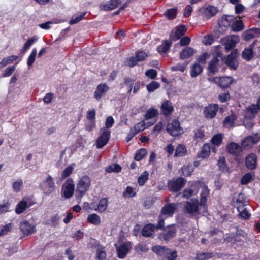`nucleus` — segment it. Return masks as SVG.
<instances>
[{
  "mask_svg": "<svg viewBox=\"0 0 260 260\" xmlns=\"http://www.w3.org/2000/svg\"><path fill=\"white\" fill-rule=\"evenodd\" d=\"M135 194L134 188L130 186H127L123 193V196L124 197L131 198L134 197Z\"/></svg>",
  "mask_w": 260,
  "mask_h": 260,
  "instance_id": "obj_59",
  "label": "nucleus"
},
{
  "mask_svg": "<svg viewBox=\"0 0 260 260\" xmlns=\"http://www.w3.org/2000/svg\"><path fill=\"white\" fill-rule=\"evenodd\" d=\"M90 185L91 179L88 176L84 175L80 178L76 190V199L79 202H81L82 197L89 189Z\"/></svg>",
  "mask_w": 260,
  "mask_h": 260,
  "instance_id": "obj_3",
  "label": "nucleus"
},
{
  "mask_svg": "<svg viewBox=\"0 0 260 260\" xmlns=\"http://www.w3.org/2000/svg\"><path fill=\"white\" fill-rule=\"evenodd\" d=\"M213 256V254L210 252H202L197 254L196 258L197 260H204L210 259Z\"/></svg>",
  "mask_w": 260,
  "mask_h": 260,
  "instance_id": "obj_52",
  "label": "nucleus"
},
{
  "mask_svg": "<svg viewBox=\"0 0 260 260\" xmlns=\"http://www.w3.org/2000/svg\"><path fill=\"white\" fill-rule=\"evenodd\" d=\"M168 253L165 255L167 260H174L177 257V252L176 251H171L169 249Z\"/></svg>",
  "mask_w": 260,
  "mask_h": 260,
  "instance_id": "obj_64",
  "label": "nucleus"
},
{
  "mask_svg": "<svg viewBox=\"0 0 260 260\" xmlns=\"http://www.w3.org/2000/svg\"><path fill=\"white\" fill-rule=\"evenodd\" d=\"M223 136L221 134L214 135L211 139V142L214 145L218 146L222 142Z\"/></svg>",
  "mask_w": 260,
  "mask_h": 260,
  "instance_id": "obj_53",
  "label": "nucleus"
},
{
  "mask_svg": "<svg viewBox=\"0 0 260 260\" xmlns=\"http://www.w3.org/2000/svg\"><path fill=\"white\" fill-rule=\"evenodd\" d=\"M260 111V97L258 99L256 104H252L246 108L244 111L245 120L243 124L247 129L251 128L253 126V123L251 119L253 118L255 114Z\"/></svg>",
  "mask_w": 260,
  "mask_h": 260,
  "instance_id": "obj_2",
  "label": "nucleus"
},
{
  "mask_svg": "<svg viewBox=\"0 0 260 260\" xmlns=\"http://www.w3.org/2000/svg\"><path fill=\"white\" fill-rule=\"evenodd\" d=\"M158 115V111L154 108H150L147 110L145 114V120L138 123L135 128L138 132L143 131L153 124L154 122L149 123L146 121L156 117Z\"/></svg>",
  "mask_w": 260,
  "mask_h": 260,
  "instance_id": "obj_4",
  "label": "nucleus"
},
{
  "mask_svg": "<svg viewBox=\"0 0 260 260\" xmlns=\"http://www.w3.org/2000/svg\"><path fill=\"white\" fill-rule=\"evenodd\" d=\"M13 224L12 223H8L2 226L0 231V236L7 235L13 228Z\"/></svg>",
  "mask_w": 260,
  "mask_h": 260,
  "instance_id": "obj_54",
  "label": "nucleus"
},
{
  "mask_svg": "<svg viewBox=\"0 0 260 260\" xmlns=\"http://www.w3.org/2000/svg\"><path fill=\"white\" fill-rule=\"evenodd\" d=\"M185 181L183 178H178L175 180H170L168 185L170 191H178L184 185Z\"/></svg>",
  "mask_w": 260,
  "mask_h": 260,
  "instance_id": "obj_11",
  "label": "nucleus"
},
{
  "mask_svg": "<svg viewBox=\"0 0 260 260\" xmlns=\"http://www.w3.org/2000/svg\"><path fill=\"white\" fill-rule=\"evenodd\" d=\"M202 10L207 18L213 16L218 11L217 7L213 6H208L206 7L202 8Z\"/></svg>",
  "mask_w": 260,
  "mask_h": 260,
  "instance_id": "obj_28",
  "label": "nucleus"
},
{
  "mask_svg": "<svg viewBox=\"0 0 260 260\" xmlns=\"http://www.w3.org/2000/svg\"><path fill=\"white\" fill-rule=\"evenodd\" d=\"M258 29L256 28L252 29L245 32L244 35V40L248 41L255 38L256 34L257 33Z\"/></svg>",
  "mask_w": 260,
  "mask_h": 260,
  "instance_id": "obj_47",
  "label": "nucleus"
},
{
  "mask_svg": "<svg viewBox=\"0 0 260 260\" xmlns=\"http://www.w3.org/2000/svg\"><path fill=\"white\" fill-rule=\"evenodd\" d=\"M25 200L22 199L16 206L15 208V212L17 214H21L23 213L27 208L26 203L24 201Z\"/></svg>",
  "mask_w": 260,
  "mask_h": 260,
  "instance_id": "obj_45",
  "label": "nucleus"
},
{
  "mask_svg": "<svg viewBox=\"0 0 260 260\" xmlns=\"http://www.w3.org/2000/svg\"><path fill=\"white\" fill-rule=\"evenodd\" d=\"M109 89V86L106 83L99 84L94 92V98L99 101L104 96Z\"/></svg>",
  "mask_w": 260,
  "mask_h": 260,
  "instance_id": "obj_15",
  "label": "nucleus"
},
{
  "mask_svg": "<svg viewBox=\"0 0 260 260\" xmlns=\"http://www.w3.org/2000/svg\"><path fill=\"white\" fill-rule=\"evenodd\" d=\"M203 70V67L199 63H196L192 66L191 72L190 75L191 77H196L199 74H200Z\"/></svg>",
  "mask_w": 260,
  "mask_h": 260,
  "instance_id": "obj_31",
  "label": "nucleus"
},
{
  "mask_svg": "<svg viewBox=\"0 0 260 260\" xmlns=\"http://www.w3.org/2000/svg\"><path fill=\"white\" fill-rule=\"evenodd\" d=\"M172 42L168 40H165L163 43L157 48V51L160 54H162L167 52L170 48Z\"/></svg>",
  "mask_w": 260,
  "mask_h": 260,
  "instance_id": "obj_32",
  "label": "nucleus"
},
{
  "mask_svg": "<svg viewBox=\"0 0 260 260\" xmlns=\"http://www.w3.org/2000/svg\"><path fill=\"white\" fill-rule=\"evenodd\" d=\"M38 39V37L37 36H34L30 39H28L24 45L22 49V52L25 53L30 46L34 44Z\"/></svg>",
  "mask_w": 260,
  "mask_h": 260,
  "instance_id": "obj_39",
  "label": "nucleus"
},
{
  "mask_svg": "<svg viewBox=\"0 0 260 260\" xmlns=\"http://www.w3.org/2000/svg\"><path fill=\"white\" fill-rule=\"evenodd\" d=\"M256 159V155L254 153H251L246 157L245 163L249 169L252 170L255 168L257 165Z\"/></svg>",
  "mask_w": 260,
  "mask_h": 260,
  "instance_id": "obj_24",
  "label": "nucleus"
},
{
  "mask_svg": "<svg viewBox=\"0 0 260 260\" xmlns=\"http://www.w3.org/2000/svg\"><path fill=\"white\" fill-rule=\"evenodd\" d=\"M237 210L239 212V215L240 217L245 219H248L251 215V214L249 212L247 208H245V207H240L239 206Z\"/></svg>",
  "mask_w": 260,
  "mask_h": 260,
  "instance_id": "obj_41",
  "label": "nucleus"
},
{
  "mask_svg": "<svg viewBox=\"0 0 260 260\" xmlns=\"http://www.w3.org/2000/svg\"><path fill=\"white\" fill-rule=\"evenodd\" d=\"M108 206V200L106 198H104L102 199L98 204L97 210L99 212H103L105 211Z\"/></svg>",
  "mask_w": 260,
  "mask_h": 260,
  "instance_id": "obj_43",
  "label": "nucleus"
},
{
  "mask_svg": "<svg viewBox=\"0 0 260 260\" xmlns=\"http://www.w3.org/2000/svg\"><path fill=\"white\" fill-rule=\"evenodd\" d=\"M161 109L165 115H169L171 114L174 110V108L171 103L166 100L161 104Z\"/></svg>",
  "mask_w": 260,
  "mask_h": 260,
  "instance_id": "obj_26",
  "label": "nucleus"
},
{
  "mask_svg": "<svg viewBox=\"0 0 260 260\" xmlns=\"http://www.w3.org/2000/svg\"><path fill=\"white\" fill-rule=\"evenodd\" d=\"M209 194V190L208 189L207 186L203 184L202 186V190L200 194V203L201 204L202 207L204 208V209L206 208H208L207 201V197Z\"/></svg>",
  "mask_w": 260,
  "mask_h": 260,
  "instance_id": "obj_21",
  "label": "nucleus"
},
{
  "mask_svg": "<svg viewBox=\"0 0 260 260\" xmlns=\"http://www.w3.org/2000/svg\"><path fill=\"white\" fill-rule=\"evenodd\" d=\"M177 9L176 8L167 9L164 13L165 17L169 20L174 19L177 15Z\"/></svg>",
  "mask_w": 260,
  "mask_h": 260,
  "instance_id": "obj_38",
  "label": "nucleus"
},
{
  "mask_svg": "<svg viewBox=\"0 0 260 260\" xmlns=\"http://www.w3.org/2000/svg\"><path fill=\"white\" fill-rule=\"evenodd\" d=\"M222 41L225 46V50L229 51L235 47L236 44L239 42V39L237 35H231L223 38Z\"/></svg>",
  "mask_w": 260,
  "mask_h": 260,
  "instance_id": "obj_10",
  "label": "nucleus"
},
{
  "mask_svg": "<svg viewBox=\"0 0 260 260\" xmlns=\"http://www.w3.org/2000/svg\"><path fill=\"white\" fill-rule=\"evenodd\" d=\"M255 43L253 42L248 48H245L242 52L243 58L247 60H250L253 57V47Z\"/></svg>",
  "mask_w": 260,
  "mask_h": 260,
  "instance_id": "obj_29",
  "label": "nucleus"
},
{
  "mask_svg": "<svg viewBox=\"0 0 260 260\" xmlns=\"http://www.w3.org/2000/svg\"><path fill=\"white\" fill-rule=\"evenodd\" d=\"M88 222L94 225H99L101 223L100 217L95 213L89 214L87 218Z\"/></svg>",
  "mask_w": 260,
  "mask_h": 260,
  "instance_id": "obj_30",
  "label": "nucleus"
},
{
  "mask_svg": "<svg viewBox=\"0 0 260 260\" xmlns=\"http://www.w3.org/2000/svg\"><path fill=\"white\" fill-rule=\"evenodd\" d=\"M18 57L15 55H11L7 57L4 58L0 62V69L8 64L12 63L14 60L17 59Z\"/></svg>",
  "mask_w": 260,
  "mask_h": 260,
  "instance_id": "obj_36",
  "label": "nucleus"
},
{
  "mask_svg": "<svg viewBox=\"0 0 260 260\" xmlns=\"http://www.w3.org/2000/svg\"><path fill=\"white\" fill-rule=\"evenodd\" d=\"M167 132L173 136H177L183 133V131L177 120H173L167 126Z\"/></svg>",
  "mask_w": 260,
  "mask_h": 260,
  "instance_id": "obj_8",
  "label": "nucleus"
},
{
  "mask_svg": "<svg viewBox=\"0 0 260 260\" xmlns=\"http://www.w3.org/2000/svg\"><path fill=\"white\" fill-rule=\"evenodd\" d=\"M178 207L177 204H167L161 209L160 214L165 217L172 216Z\"/></svg>",
  "mask_w": 260,
  "mask_h": 260,
  "instance_id": "obj_16",
  "label": "nucleus"
},
{
  "mask_svg": "<svg viewBox=\"0 0 260 260\" xmlns=\"http://www.w3.org/2000/svg\"><path fill=\"white\" fill-rule=\"evenodd\" d=\"M237 50H234L227 56L225 63L231 68L235 70L238 66V61L237 59Z\"/></svg>",
  "mask_w": 260,
  "mask_h": 260,
  "instance_id": "obj_17",
  "label": "nucleus"
},
{
  "mask_svg": "<svg viewBox=\"0 0 260 260\" xmlns=\"http://www.w3.org/2000/svg\"><path fill=\"white\" fill-rule=\"evenodd\" d=\"M185 211L191 216H197L202 214L206 216L207 214V209H204L202 207L201 204L198 200L195 199H191L187 201L184 206Z\"/></svg>",
  "mask_w": 260,
  "mask_h": 260,
  "instance_id": "obj_1",
  "label": "nucleus"
},
{
  "mask_svg": "<svg viewBox=\"0 0 260 260\" xmlns=\"http://www.w3.org/2000/svg\"><path fill=\"white\" fill-rule=\"evenodd\" d=\"M209 81L218 84L221 88L229 87L233 82V78L231 77H214L209 78Z\"/></svg>",
  "mask_w": 260,
  "mask_h": 260,
  "instance_id": "obj_9",
  "label": "nucleus"
},
{
  "mask_svg": "<svg viewBox=\"0 0 260 260\" xmlns=\"http://www.w3.org/2000/svg\"><path fill=\"white\" fill-rule=\"evenodd\" d=\"M160 86V84L158 82L152 81L146 86L147 90L151 92L154 91Z\"/></svg>",
  "mask_w": 260,
  "mask_h": 260,
  "instance_id": "obj_57",
  "label": "nucleus"
},
{
  "mask_svg": "<svg viewBox=\"0 0 260 260\" xmlns=\"http://www.w3.org/2000/svg\"><path fill=\"white\" fill-rule=\"evenodd\" d=\"M134 249L138 253L142 254L143 253L146 252L148 250L149 248L145 243L142 242L136 245Z\"/></svg>",
  "mask_w": 260,
  "mask_h": 260,
  "instance_id": "obj_37",
  "label": "nucleus"
},
{
  "mask_svg": "<svg viewBox=\"0 0 260 260\" xmlns=\"http://www.w3.org/2000/svg\"><path fill=\"white\" fill-rule=\"evenodd\" d=\"M147 154L146 149L144 148H141L137 151L135 156V159L136 161H139L141 160L144 156Z\"/></svg>",
  "mask_w": 260,
  "mask_h": 260,
  "instance_id": "obj_48",
  "label": "nucleus"
},
{
  "mask_svg": "<svg viewBox=\"0 0 260 260\" xmlns=\"http://www.w3.org/2000/svg\"><path fill=\"white\" fill-rule=\"evenodd\" d=\"M218 109V105L216 104L209 105L204 109V114L206 117L208 118H213L216 114Z\"/></svg>",
  "mask_w": 260,
  "mask_h": 260,
  "instance_id": "obj_22",
  "label": "nucleus"
},
{
  "mask_svg": "<svg viewBox=\"0 0 260 260\" xmlns=\"http://www.w3.org/2000/svg\"><path fill=\"white\" fill-rule=\"evenodd\" d=\"M218 165L221 171L223 172L228 171V168L226 165L225 159L224 157H221L219 158L218 161Z\"/></svg>",
  "mask_w": 260,
  "mask_h": 260,
  "instance_id": "obj_55",
  "label": "nucleus"
},
{
  "mask_svg": "<svg viewBox=\"0 0 260 260\" xmlns=\"http://www.w3.org/2000/svg\"><path fill=\"white\" fill-rule=\"evenodd\" d=\"M227 149L229 153L236 156L238 155L242 151L241 146L234 142L227 145Z\"/></svg>",
  "mask_w": 260,
  "mask_h": 260,
  "instance_id": "obj_23",
  "label": "nucleus"
},
{
  "mask_svg": "<svg viewBox=\"0 0 260 260\" xmlns=\"http://www.w3.org/2000/svg\"><path fill=\"white\" fill-rule=\"evenodd\" d=\"M96 258L98 260H105L106 257V253L105 248L101 246H98L96 250Z\"/></svg>",
  "mask_w": 260,
  "mask_h": 260,
  "instance_id": "obj_40",
  "label": "nucleus"
},
{
  "mask_svg": "<svg viewBox=\"0 0 260 260\" xmlns=\"http://www.w3.org/2000/svg\"><path fill=\"white\" fill-rule=\"evenodd\" d=\"M75 185L73 180L69 179L65 182L63 187V194L64 198L69 199L74 193Z\"/></svg>",
  "mask_w": 260,
  "mask_h": 260,
  "instance_id": "obj_13",
  "label": "nucleus"
},
{
  "mask_svg": "<svg viewBox=\"0 0 260 260\" xmlns=\"http://www.w3.org/2000/svg\"><path fill=\"white\" fill-rule=\"evenodd\" d=\"M149 173L144 171L138 178V182L140 186H143L148 179Z\"/></svg>",
  "mask_w": 260,
  "mask_h": 260,
  "instance_id": "obj_49",
  "label": "nucleus"
},
{
  "mask_svg": "<svg viewBox=\"0 0 260 260\" xmlns=\"http://www.w3.org/2000/svg\"><path fill=\"white\" fill-rule=\"evenodd\" d=\"M85 14H86V13H83L79 16H77L76 17H74V16L72 18V19H71V20L70 21L69 24L70 25H73V24H76V23L79 22V21H80L81 20H82L84 18Z\"/></svg>",
  "mask_w": 260,
  "mask_h": 260,
  "instance_id": "obj_61",
  "label": "nucleus"
},
{
  "mask_svg": "<svg viewBox=\"0 0 260 260\" xmlns=\"http://www.w3.org/2000/svg\"><path fill=\"white\" fill-rule=\"evenodd\" d=\"M111 132L107 128H101L100 131L99 136L96 142L97 148H101L105 146L110 138Z\"/></svg>",
  "mask_w": 260,
  "mask_h": 260,
  "instance_id": "obj_6",
  "label": "nucleus"
},
{
  "mask_svg": "<svg viewBox=\"0 0 260 260\" xmlns=\"http://www.w3.org/2000/svg\"><path fill=\"white\" fill-rule=\"evenodd\" d=\"M40 186L44 193L48 196L55 190V184L53 178L48 175L40 184Z\"/></svg>",
  "mask_w": 260,
  "mask_h": 260,
  "instance_id": "obj_5",
  "label": "nucleus"
},
{
  "mask_svg": "<svg viewBox=\"0 0 260 260\" xmlns=\"http://www.w3.org/2000/svg\"><path fill=\"white\" fill-rule=\"evenodd\" d=\"M132 247V243L131 242H125L117 247L118 257L120 258H124L128 251Z\"/></svg>",
  "mask_w": 260,
  "mask_h": 260,
  "instance_id": "obj_14",
  "label": "nucleus"
},
{
  "mask_svg": "<svg viewBox=\"0 0 260 260\" xmlns=\"http://www.w3.org/2000/svg\"><path fill=\"white\" fill-rule=\"evenodd\" d=\"M247 205V201L244 198L242 194H239L238 198L235 203V206L238 209V207H244Z\"/></svg>",
  "mask_w": 260,
  "mask_h": 260,
  "instance_id": "obj_50",
  "label": "nucleus"
},
{
  "mask_svg": "<svg viewBox=\"0 0 260 260\" xmlns=\"http://www.w3.org/2000/svg\"><path fill=\"white\" fill-rule=\"evenodd\" d=\"M121 3V0H110L106 3L101 4L99 7L101 10L110 11L116 8Z\"/></svg>",
  "mask_w": 260,
  "mask_h": 260,
  "instance_id": "obj_19",
  "label": "nucleus"
},
{
  "mask_svg": "<svg viewBox=\"0 0 260 260\" xmlns=\"http://www.w3.org/2000/svg\"><path fill=\"white\" fill-rule=\"evenodd\" d=\"M15 66H12L7 68L3 74L4 77H9L11 75L15 70Z\"/></svg>",
  "mask_w": 260,
  "mask_h": 260,
  "instance_id": "obj_63",
  "label": "nucleus"
},
{
  "mask_svg": "<svg viewBox=\"0 0 260 260\" xmlns=\"http://www.w3.org/2000/svg\"><path fill=\"white\" fill-rule=\"evenodd\" d=\"M121 170V166L117 164H112L109 167H108L106 169V171L107 173H111V172H119Z\"/></svg>",
  "mask_w": 260,
  "mask_h": 260,
  "instance_id": "obj_51",
  "label": "nucleus"
},
{
  "mask_svg": "<svg viewBox=\"0 0 260 260\" xmlns=\"http://www.w3.org/2000/svg\"><path fill=\"white\" fill-rule=\"evenodd\" d=\"M210 154V147L209 144H205L201 148V150L197 154V157L205 159L208 157Z\"/></svg>",
  "mask_w": 260,
  "mask_h": 260,
  "instance_id": "obj_27",
  "label": "nucleus"
},
{
  "mask_svg": "<svg viewBox=\"0 0 260 260\" xmlns=\"http://www.w3.org/2000/svg\"><path fill=\"white\" fill-rule=\"evenodd\" d=\"M37 50L36 48H33L31 53L29 55L27 60V64L29 68L32 66L34 62L35 61L36 56L37 55Z\"/></svg>",
  "mask_w": 260,
  "mask_h": 260,
  "instance_id": "obj_46",
  "label": "nucleus"
},
{
  "mask_svg": "<svg viewBox=\"0 0 260 260\" xmlns=\"http://www.w3.org/2000/svg\"><path fill=\"white\" fill-rule=\"evenodd\" d=\"M204 137V132L201 129H198L195 131L194 138L197 142L203 141Z\"/></svg>",
  "mask_w": 260,
  "mask_h": 260,
  "instance_id": "obj_56",
  "label": "nucleus"
},
{
  "mask_svg": "<svg viewBox=\"0 0 260 260\" xmlns=\"http://www.w3.org/2000/svg\"><path fill=\"white\" fill-rule=\"evenodd\" d=\"M20 229L24 235L27 236L32 234L35 231V226L27 221H24L20 223Z\"/></svg>",
  "mask_w": 260,
  "mask_h": 260,
  "instance_id": "obj_20",
  "label": "nucleus"
},
{
  "mask_svg": "<svg viewBox=\"0 0 260 260\" xmlns=\"http://www.w3.org/2000/svg\"><path fill=\"white\" fill-rule=\"evenodd\" d=\"M186 31V28L184 25L176 27L170 34V39L173 41H176L183 36Z\"/></svg>",
  "mask_w": 260,
  "mask_h": 260,
  "instance_id": "obj_18",
  "label": "nucleus"
},
{
  "mask_svg": "<svg viewBox=\"0 0 260 260\" xmlns=\"http://www.w3.org/2000/svg\"><path fill=\"white\" fill-rule=\"evenodd\" d=\"M95 120H88L85 123V128L86 131L90 132L95 127Z\"/></svg>",
  "mask_w": 260,
  "mask_h": 260,
  "instance_id": "obj_60",
  "label": "nucleus"
},
{
  "mask_svg": "<svg viewBox=\"0 0 260 260\" xmlns=\"http://www.w3.org/2000/svg\"><path fill=\"white\" fill-rule=\"evenodd\" d=\"M243 28V23L241 21L236 20L232 25V30L235 32H238Z\"/></svg>",
  "mask_w": 260,
  "mask_h": 260,
  "instance_id": "obj_58",
  "label": "nucleus"
},
{
  "mask_svg": "<svg viewBox=\"0 0 260 260\" xmlns=\"http://www.w3.org/2000/svg\"><path fill=\"white\" fill-rule=\"evenodd\" d=\"M155 226L151 223L145 225L142 229L141 233L143 236L146 237H151L154 233Z\"/></svg>",
  "mask_w": 260,
  "mask_h": 260,
  "instance_id": "obj_25",
  "label": "nucleus"
},
{
  "mask_svg": "<svg viewBox=\"0 0 260 260\" xmlns=\"http://www.w3.org/2000/svg\"><path fill=\"white\" fill-rule=\"evenodd\" d=\"M219 62L218 59L215 57H214L210 61L209 65V70L210 73L214 74L218 70V63Z\"/></svg>",
  "mask_w": 260,
  "mask_h": 260,
  "instance_id": "obj_35",
  "label": "nucleus"
},
{
  "mask_svg": "<svg viewBox=\"0 0 260 260\" xmlns=\"http://www.w3.org/2000/svg\"><path fill=\"white\" fill-rule=\"evenodd\" d=\"M186 153V150L185 146L183 145L179 144L177 146L174 156L175 157H181L184 156Z\"/></svg>",
  "mask_w": 260,
  "mask_h": 260,
  "instance_id": "obj_44",
  "label": "nucleus"
},
{
  "mask_svg": "<svg viewBox=\"0 0 260 260\" xmlns=\"http://www.w3.org/2000/svg\"><path fill=\"white\" fill-rule=\"evenodd\" d=\"M194 53V50L191 47H186L183 49L180 54V58L184 59L191 57Z\"/></svg>",
  "mask_w": 260,
  "mask_h": 260,
  "instance_id": "obj_33",
  "label": "nucleus"
},
{
  "mask_svg": "<svg viewBox=\"0 0 260 260\" xmlns=\"http://www.w3.org/2000/svg\"><path fill=\"white\" fill-rule=\"evenodd\" d=\"M235 119V116L234 115H231L227 116L224 120V126L228 128L234 127V123Z\"/></svg>",
  "mask_w": 260,
  "mask_h": 260,
  "instance_id": "obj_42",
  "label": "nucleus"
},
{
  "mask_svg": "<svg viewBox=\"0 0 260 260\" xmlns=\"http://www.w3.org/2000/svg\"><path fill=\"white\" fill-rule=\"evenodd\" d=\"M74 169L73 167L72 166H69L67 167L65 169L63 170V171L62 173V177L63 178H65L69 176L70 175V174L72 173Z\"/></svg>",
  "mask_w": 260,
  "mask_h": 260,
  "instance_id": "obj_62",
  "label": "nucleus"
},
{
  "mask_svg": "<svg viewBox=\"0 0 260 260\" xmlns=\"http://www.w3.org/2000/svg\"><path fill=\"white\" fill-rule=\"evenodd\" d=\"M260 140V133H256L254 136H249L246 137L241 143L242 147L245 149L251 147L253 144Z\"/></svg>",
  "mask_w": 260,
  "mask_h": 260,
  "instance_id": "obj_12",
  "label": "nucleus"
},
{
  "mask_svg": "<svg viewBox=\"0 0 260 260\" xmlns=\"http://www.w3.org/2000/svg\"><path fill=\"white\" fill-rule=\"evenodd\" d=\"M152 250L158 255L165 256L169 251V249L165 246H156L152 247Z\"/></svg>",
  "mask_w": 260,
  "mask_h": 260,
  "instance_id": "obj_34",
  "label": "nucleus"
},
{
  "mask_svg": "<svg viewBox=\"0 0 260 260\" xmlns=\"http://www.w3.org/2000/svg\"><path fill=\"white\" fill-rule=\"evenodd\" d=\"M177 232V229L174 225H170L164 229L163 231L158 235L160 240L168 241L173 238Z\"/></svg>",
  "mask_w": 260,
  "mask_h": 260,
  "instance_id": "obj_7",
  "label": "nucleus"
}]
</instances>
